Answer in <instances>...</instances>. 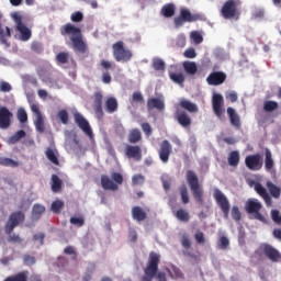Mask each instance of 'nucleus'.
I'll return each mask as SVG.
<instances>
[{
	"label": "nucleus",
	"instance_id": "nucleus-1",
	"mask_svg": "<svg viewBox=\"0 0 281 281\" xmlns=\"http://www.w3.org/2000/svg\"><path fill=\"white\" fill-rule=\"evenodd\" d=\"M159 262H161V255L157 252H150L147 265L144 269V277L142 281H168L166 272L159 271Z\"/></svg>",
	"mask_w": 281,
	"mask_h": 281
},
{
	"label": "nucleus",
	"instance_id": "nucleus-2",
	"mask_svg": "<svg viewBox=\"0 0 281 281\" xmlns=\"http://www.w3.org/2000/svg\"><path fill=\"white\" fill-rule=\"evenodd\" d=\"M187 182L190 187V190L193 194V199L196 201V203H200V205H203L204 200H203V187L199 182V176H196V172L193 170H188L187 175Z\"/></svg>",
	"mask_w": 281,
	"mask_h": 281
},
{
	"label": "nucleus",
	"instance_id": "nucleus-3",
	"mask_svg": "<svg viewBox=\"0 0 281 281\" xmlns=\"http://www.w3.org/2000/svg\"><path fill=\"white\" fill-rule=\"evenodd\" d=\"M122 183H124V176L120 172H112L111 178L106 175L101 176V186L103 190H111L112 192H115L120 190L119 186H122Z\"/></svg>",
	"mask_w": 281,
	"mask_h": 281
},
{
	"label": "nucleus",
	"instance_id": "nucleus-4",
	"mask_svg": "<svg viewBox=\"0 0 281 281\" xmlns=\"http://www.w3.org/2000/svg\"><path fill=\"white\" fill-rule=\"evenodd\" d=\"M238 5H240V0H227L221 10L223 19L238 21L240 19V11H238Z\"/></svg>",
	"mask_w": 281,
	"mask_h": 281
},
{
	"label": "nucleus",
	"instance_id": "nucleus-5",
	"mask_svg": "<svg viewBox=\"0 0 281 281\" xmlns=\"http://www.w3.org/2000/svg\"><path fill=\"white\" fill-rule=\"evenodd\" d=\"M196 21H203V14L192 13L188 9H180V15L175 18L173 23L176 27H181L183 23H195Z\"/></svg>",
	"mask_w": 281,
	"mask_h": 281
},
{
	"label": "nucleus",
	"instance_id": "nucleus-6",
	"mask_svg": "<svg viewBox=\"0 0 281 281\" xmlns=\"http://www.w3.org/2000/svg\"><path fill=\"white\" fill-rule=\"evenodd\" d=\"M113 56L117 63H128L133 58V53L124 47V42L113 44Z\"/></svg>",
	"mask_w": 281,
	"mask_h": 281
},
{
	"label": "nucleus",
	"instance_id": "nucleus-7",
	"mask_svg": "<svg viewBox=\"0 0 281 281\" xmlns=\"http://www.w3.org/2000/svg\"><path fill=\"white\" fill-rule=\"evenodd\" d=\"M12 19L15 23V30L20 34V41H30V38H32V31L23 23V18H21L19 13H13Z\"/></svg>",
	"mask_w": 281,
	"mask_h": 281
},
{
	"label": "nucleus",
	"instance_id": "nucleus-8",
	"mask_svg": "<svg viewBox=\"0 0 281 281\" xmlns=\"http://www.w3.org/2000/svg\"><path fill=\"white\" fill-rule=\"evenodd\" d=\"M213 199L216 201L218 207L224 214V218H229V200L225 196V193L220 189H214Z\"/></svg>",
	"mask_w": 281,
	"mask_h": 281
},
{
	"label": "nucleus",
	"instance_id": "nucleus-9",
	"mask_svg": "<svg viewBox=\"0 0 281 281\" xmlns=\"http://www.w3.org/2000/svg\"><path fill=\"white\" fill-rule=\"evenodd\" d=\"M213 113L217 116V120H224L225 117V99L223 94L215 93L212 99Z\"/></svg>",
	"mask_w": 281,
	"mask_h": 281
},
{
	"label": "nucleus",
	"instance_id": "nucleus-10",
	"mask_svg": "<svg viewBox=\"0 0 281 281\" xmlns=\"http://www.w3.org/2000/svg\"><path fill=\"white\" fill-rule=\"evenodd\" d=\"M259 251L266 256L270 262H280L281 260L280 250L276 249L271 244H261Z\"/></svg>",
	"mask_w": 281,
	"mask_h": 281
},
{
	"label": "nucleus",
	"instance_id": "nucleus-11",
	"mask_svg": "<svg viewBox=\"0 0 281 281\" xmlns=\"http://www.w3.org/2000/svg\"><path fill=\"white\" fill-rule=\"evenodd\" d=\"M74 120L85 135H87L90 139H93V130H91L89 121H87L80 112H74Z\"/></svg>",
	"mask_w": 281,
	"mask_h": 281
},
{
	"label": "nucleus",
	"instance_id": "nucleus-12",
	"mask_svg": "<svg viewBox=\"0 0 281 281\" xmlns=\"http://www.w3.org/2000/svg\"><path fill=\"white\" fill-rule=\"evenodd\" d=\"M23 221H25V214L23 212H13L5 224V234H12L14 232V227H18L20 223H23Z\"/></svg>",
	"mask_w": 281,
	"mask_h": 281
},
{
	"label": "nucleus",
	"instance_id": "nucleus-13",
	"mask_svg": "<svg viewBox=\"0 0 281 281\" xmlns=\"http://www.w3.org/2000/svg\"><path fill=\"white\" fill-rule=\"evenodd\" d=\"M249 186L250 188H254L255 192H257V194H259L261 199H263L267 207H272L273 201L271 200V195H269V192H267V188H265L262 183L252 180L249 182Z\"/></svg>",
	"mask_w": 281,
	"mask_h": 281
},
{
	"label": "nucleus",
	"instance_id": "nucleus-14",
	"mask_svg": "<svg viewBox=\"0 0 281 281\" xmlns=\"http://www.w3.org/2000/svg\"><path fill=\"white\" fill-rule=\"evenodd\" d=\"M245 165L248 170L258 171L262 170L263 161L260 154L248 155L245 158Z\"/></svg>",
	"mask_w": 281,
	"mask_h": 281
},
{
	"label": "nucleus",
	"instance_id": "nucleus-15",
	"mask_svg": "<svg viewBox=\"0 0 281 281\" xmlns=\"http://www.w3.org/2000/svg\"><path fill=\"white\" fill-rule=\"evenodd\" d=\"M31 111L36 116L35 121H34V126H35L37 133H45V119L43 117V114L41 113V109L38 108V104L32 103Z\"/></svg>",
	"mask_w": 281,
	"mask_h": 281
},
{
	"label": "nucleus",
	"instance_id": "nucleus-16",
	"mask_svg": "<svg viewBox=\"0 0 281 281\" xmlns=\"http://www.w3.org/2000/svg\"><path fill=\"white\" fill-rule=\"evenodd\" d=\"M225 80H227V74L224 71H213L206 78V82L211 87H218L223 85Z\"/></svg>",
	"mask_w": 281,
	"mask_h": 281
},
{
	"label": "nucleus",
	"instance_id": "nucleus-17",
	"mask_svg": "<svg viewBox=\"0 0 281 281\" xmlns=\"http://www.w3.org/2000/svg\"><path fill=\"white\" fill-rule=\"evenodd\" d=\"M175 120H177L178 124H180V126H182V128H190V126H192V117H190L188 112H186L179 108L176 109Z\"/></svg>",
	"mask_w": 281,
	"mask_h": 281
},
{
	"label": "nucleus",
	"instance_id": "nucleus-18",
	"mask_svg": "<svg viewBox=\"0 0 281 281\" xmlns=\"http://www.w3.org/2000/svg\"><path fill=\"white\" fill-rule=\"evenodd\" d=\"M172 145H170V142H168V139L162 140L158 150L160 161H162V164H168V161H170Z\"/></svg>",
	"mask_w": 281,
	"mask_h": 281
},
{
	"label": "nucleus",
	"instance_id": "nucleus-19",
	"mask_svg": "<svg viewBox=\"0 0 281 281\" xmlns=\"http://www.w3.org/2000/svg\"><path fill=\"white\" fill-rule=\"evenodd\" d=\"M13 114L5 106L0 108V128H10V124H12Z\"/></svg>",
	"mask_w": 281,
	"mask_h": 281
},
{
	"label": "nucleus",
	"instance_id": "nucleus-20",
	"mask_svg": "<svg viewBox=\"0 0 281 281\" xmlns=\"http://www.w3.org/2000/svg\"><path fill=\"white\" fill-rule=\"evenodd\" d=\"M169 78L176 85H180V87H183V83L186 82V75H183V71L179 70V68H177V66L170 67Z\"/></svg>",
	"mask_w": 281,
	"mask_h": 281
},
{
	"label": "nucleus",
	"instance_id": "nucleus-21",
	"mask_svg": "<svg viewBox=\"0 0 281 281\" xmlns=\"http://www.w3.org/2000/svg\"><path fill=\"white\" fill-rule=\"evenodd\" d=\"M103 99H104V95H102L101 92L94 93L93 111H94L98 120H102L104 117V111L102 110V100Z\"/></svg>",
	"mask_w": 281,
	"mask_h": 281
},
{
	"label": "nucleus",
	"instance_id": "nucleus-22",
	"mask_svg": "<svg viewBox=\"0 0 281 281\" xmlns=\"http://www.w3.org/2000/svg\"><path fill=\"white\" fill-rule=\"evenodd\" d=\"M60 34L61 36H71V38H74V36L82 35V32L80 31V27L75 26L71 23H67L66 25L61 26Z\"/></svg>",
	"mask_w": 281,
	"mask_h": 281
},
{
	"label": "nucleus",
	"instance_id": "nucleus-23",
	"mask_svg": "<svg viewBox=\"0 0 281 281\" xmlns=\"http://www.w3.org/2000/svg\"><path fill=\"white\" fill-rule=\"evenodd\" d=\"M125 155L127 159H135L139 161L142 159V148L139 146L127 145L125 148Z\"/></svg>",
	"mask_w": 281,
	"mask_h": 281
},
{
	"label": "nucleus",
	"instance_id": "nucleus-24",
	"mask_svg": "<svg viewBox=\"0 0 281 281\" xmlns=\"http://www.w3.org/2000/svg\"><path fill=\"white\" fill-rule=\"evenodd\" d=\"M245 210L247 214H255L262 210V203L258 199H249L245 204Z\"/></svg>",
	"mask_w": 281,
	"mask_h": 281
},
{
	"label": "nucleus",
	"instance_id": "nucleus-25",
	"mask_svg": "<svg viewBox=\"0 0 281 281\" xmlns=\"http://www.w3.org/2000/svg\"><path fill=\"white\" fill-rule=\"evenodd\" d=\"M147 108L149 111H153V109H156L157 111H165L166 103L164 102V99L153 97L148 99Z\"/></svg>",
	"mask_w": 281,
	"mask_h": 281
},
{
	"label": "nucleus",
	"instance_id": "nucleus-26",
	"mask_svg": "<svg viewBox=\"0 0 281 281\" xmlns=\"http://www.w3.org/2000/svg\"><path fill=\"white\" fill-rule=\"evenodd\" d=\"M70 40L76 52H79V54L87 53V44L82 41V35L72 36Z\"/></svg>",
	"mask_w": 281,
	"mask_h": 281
},
{
	"label": "nucleus",
	"instance_id": "nucleus-27",
	"mask_svg": "<svg viewBox=\"0 0 281 281\" xmlns=\"http://www.w3.org/2000/svg\"><path fill=\"white\" fill-rule=\"evenodd\" d=\"M273 168H276V161H273V155L271 154V150L269 148L265 149V170L267 172L273 171Z\"/></svg>",
	"mask_w": 281,
	"mask_h": 281
},
{
	"label": "nucleus",
	"instance_id": "nucleus-28",
	"mask_svg": "<svg viewBox=\"0 0 281 281\" xmlns=\"http://www.w3.org/2000/svg\"><path fill=\"white\" fill-rule=\"evenodd\" d=\"M226 111L232 126L240 128V115L236 113V110L234 108H227Z\"/></svg>",
	"mask_w": 281,
	"mask_h": 281
},
{
	"label": "nucleus",
	"instance_id": "nucleus-29",
	"mask_svg": "<svg viewBox=\"0 0 281 281\" xmlns=\"http://www.w3.org/2000/svg\"><path fill=\"white\" fill-rule=\"evenodd\" d=\"M179 106L180 109H184V111H188L189 113H199V105H196V103H192L191 101L181 100Z\"/></svg>",
	"mask_w": 281,
	"mask_h": 281
},
{
	"label": "nucleus",
	"instance_id": "nucleus-30",
	"mask_svg": "<svg viewBox=\"0 0 281 281\" xmlns=\"http://www.w3.org/2000/svg\"><path fill=\"white\" fill-rule=\"evenodd\" d=\"M228 166H232V168H237L238 164H240V153L238 150H232L228 154Z\"/></svg>",
	"mask_w": 281,
	"mask_h": 281
},
{
	"label": "nucleus",
	"instance_id": "nucleus-31",
	"mask_svg": "<svg viewBox=\"0 0 281 281\" xmlns=\"http://www.w3.org/2000/svg\"><path fill=\"white\" fill-rule=\"evenodd\" d=\"M266 187L268 188L269 193L273 199H280V196H281L280 187L276 186L270 180L266 182Z\"/></svg>",
	"mask_w": 281,
	"mask_h": 281
},
{
	"label": "nucleus",
	"instance_id": "nucleus-32",
	"mask_svg": "<svg viewBox=\"0 0 281 281\" xmlns=\"http://www.w3.org/2000/svg\"><path fill=\"white\" fill-rule=\"evenodd\" d=\"M173 216L180 221L181 223H189L190 222V213L186 211V209H179L173 213Z\"/></svg>",
	"mask_w": 281,
	"mask_h": 281
},
{
	"label": "nucleus",
	"instance_id": "nucleus-33",
	"mask_svg": "<svg viewBox=\"0 0 281 281\" xmlns=\"http://www.w3.org/2000/svg\"><path fill=\"white\" fill-rule=\"evenodd\" d=\"M45 214V206L41 204H34L32 209V220L40 221L41 216Z\"/></svg>",
	"mask_w": 281,
	"mask_h": 281
},
{
	"label": "nucleus",
	"instance_id": "nucleus-34",
	"mask_svg": "<svg viewBox=\"0 0 281 281\" xmlns=\"http://www.w3.org/2000/svg\"><path fill=\"white\" fill-rule=\"evenodd\" d=\"M106 113H115L117 111V99L110 97L105 101Z\"/></svg>",
	"mask_w": 281,
	"mask_h": 281
},
{
	"label": "nucleus",
	"instance_id": "nucleus-35",
	"mask_svg": "<svg viewBox=\"0 0 281 281\" xmlns=\"http://www.w3.org/2000/svg\"><path fill=\"white\" fill-rule=\"evenodd\" d=\"M280 104L277 101H265L263 102V111L266 113H273V111H278Z\"/></svg>",
	"mask_w": 281,
	"mask_h": 281
},
{
	"label": "nucleus",
	"instance_id": "nucleus-36",
	"mask_svg": "<svg viewBox=\"0 0 281 281\" xmlns=\"http://www.w3.org/2000/svg\"><path fill=\"white\" fill-rule=\"evenodd\" d=\"M63 189V180L57 175L52 176V191L60 192Z\"/></svg>",
	"mask_w": 281,
	"mask_h": 281
},
{
	"label": "nucleus",
	"instance_id": "nucleus-37",
	"mask_svg": "<svg viewBox=\"0 0 281 281\" xmlns=\"http://www.w3.org/2000/svg\"><path fill=\"white\" fill-rule=\"evenodd\" d=\"M183 69L190 76H194V74H196V71H199V68L196 67V63H194V61H184Z\"/></svg>",
	"mask_w": 281,
	"mask_h": 281
},
{
	"label": "nucleus",
	"instance_id": "nucleus-38",
	"mask_svg": "<svg viewBox=\"0 0 281 281\" xmlns=\"http://www.w3.org/2000/svg\"><path fill=\"white\" fill-rule=\"evenodd\" d=\"M0 166H4L7 168H19V162L11 158L0 157Z\"/></svg>",
	"mask_w": 281,
	"mask_h": 281
},
{
	"label": "nucleus",
	"instance_id": "nucleus-39",
	"mask_svg": "<svg viewBox=\"0 0 281 281\" xmlns=\"http://www.w3.org/2000/svg\"><path fill=\"white\" fill-rule=\"evenodd\" d=\"M45 155L48 159V161H50L52 164H54L55 166H59L60 161L58 160V156H56V153H54V149H52L50 147H48L45 151Z\"/></svg>",
	"mask_w": 281,
	"mask_h": 281
},
{
	"label": "nucleus",
	"instance_id": "nucleus-40",
	"mask_svg": "<svg viewBox=\"0 0 281 281\" xmlns=\"http://www.w3.org/2000/svg\"><path fill=\"white\" fill-rule=\"evenodd\" d=\"M161 14L166 16V19H170V16H175V4L169 3L165 4L161 9Z\"/></svg>",
	"mask_w": 281,
	"mask_h": 281
},
{
	"label": "nucleus",
	"instance_id": "nucleus-41",
	"mask_svg": "<svg viewBox=\"0 0 281 281\" xmlns=\"http://www.w3.org/2000/svg\"><path fill=\"white\" fill-rule=\"evenodd\" d=\"M25 135H26L25 131L20 130L18 132H15L14 135L9 137L8 142H9V144H18V142H21V139H23V137H25Z\"/></svg>",
	"mask_w": 281,
	"mask_h": 281
},
{
	"label": "nucleus",
	"instance_id": "nucleus-42",
	"mask_svg": "<svg viewBox=\"0 0 281 281\" xmlns=\"http://www.w3.org/2000/svg\"><path fill=\"white\" fill-rule=\"evenodd\" d=\"M179 190L183 205H188V203H190V194L188 193V187L186 184H182Z\"/></svg>",
	"mask_w": 281,
	"mask_h": 281
},
{
	"label": "nucleus",
	"instance_id": "nucleus-43",
	"mask_svg": "<svg viewBox=\"0 0 281 281\" xmlns=\"http://www.w3.org/2000/svg\"><path fill=\"white\" fill-rule=\"evenodd\" d=\"M139 139H142V132H139V130H137V128L132 130L128 135V142L131 144H137V142H139Z\"/></svg>",
	"mask_w": 281,
	"mask_h": 281
},
{
	"label": "nucleus",
	"instance_id": "nucleus-44",
	"mask_svg": "<svg viewBox=\"0 0 281 281\" xmlns=\"http://www.w3.org/2000/svg\"><path fill=\"white\" fill-rule=\"evenodd\" d=\"M63 207H65V202H63V200H55L50 205V210L54 214H60Z\"/></svg>",
	"mask_w": 281,
	"mask_h": 281
},
{
	"label": "nucleus",
	"instance_id": "nucleus-45",
	"mask_svg": "<svg viewBox=\"0 0 281 281\" xmlns=\"http://www.w3.org/2000/svg\"><path fill=\"white\" fill-rule=\"evenodd\" d=\"M57 65H67L69 63V53L60 52L56 56Z\"/></svg>",
	"mask_w": 281,
	"mask_h": 281
},
{
	"label": "nucleus",
	"instance_id": "nucleus-46",
	"mask_svg": "<svg viewBox=\"0 0 281 281\" xmlns=\"http://www.w3.org/2000/svg\"><path fill=\"white\" fill-rule=\"evenodd\" d=\"M153 67L155 71H164L166 69V63L164 59L156 58L153 60Z\"/></svg>",
	"mask_w": 281,
	"mask_h": 281
},
{
	"label": "nucleus",
	"instance_id": "nucleus-47",
	"mask_svg": "<svg viewBox=\"0 0 281 281\" xmlns=\"http://www.w3.org/2000/svg\"><path fill=\"white\" fill-rule=\"evenodd\" d=\"M231 216L235 220L236 223L243 218V213H240V209L236 205L232 207Z\"/></svg>",
	"mask_w": 281,
	"mask_h": 281
},
{
	"label": "nucleus",
	"instance_id": "nucleus-48",
	"mask_svg": "<svg viewBox=\"0 0 281 281\" xmlns=\"http://www.w3.org/2000/svg\"><path fill=\"white\" fill-rule=\"evenodd\" d=\"M8 236V243H13L14 245H21V243H23V238L15 233L11 232Z\"/></svg>",
	"mask_w": 281,
	"mask_h": 281
},
{
	"label": "nucleus",
	"instance_id": "nucleus-49",
	"mask_svg": "<svg viewBox=\"0 0 281 281\" xmlns=\"http://www.w3.org/2000/svg\"><path fill=\"white\" fill-rule=\"evenodd\" d=\"M57 117L60 120L61 124H69V113L67 110H60L57 113Z\"/></svg>",
	"mask_w": 281,
	"mask_h": 281
},
{
	"label": "nucleus",
	"instance_id": "nucleus-50",
	"mask_svg": "<svg viewBox=\"0 0 281 281\" xmlns=\"http://www.w3.org/2000/svg\"><path fill=\"white\" fill-rule=\"evenodd\" d=\"M18 120L21 124H25V122H27V112H25V109L18 110Z\"/></svg>",
	"mask_w": 281,
	"mask_h": 281
},
{
	"label": "nucleus",
	"instance_id": "nucleus-51",
	"mask_svg": "<svg viewBox=\"0 0 281 281\" xmlns=\"http://www.w3.org/2000/svg\"><path fill=\"white\" fill-rule=\"evenodd\" d=\"M70 19L72 23H80L85 19V15L82 14V12L76 11L71 14Z\"/></svg>",
	"mask_w": 281,
	"mask_h": 281
},
{
	"label": "nucleus",
	"instance_id": "nucleus-52",
	"mask_svg": "<svg viewBox=\"0 0 281 281\" xmlns=\"http://www.w3.org/2000/svg\"><path fill=\"white\" fill-rule=\"evenodd\" d=\"M31 49L34 54H43V44H41V42H33L31 44Z\"/></svg>",
	"mask_w": 281,
	"mask_h": 281
},
{
	"label": "nucleus",
	"instance_id": "nucleus-53",
	"mask_svg": "<svg viewBox=\"0 0 281 281\" xmlns=\"http://www.w3.org/2000/svg\"><path fill=\"white\" fill-rule=\"evenodd\" d=\"M132 216L135 221H142V207L134 206L132 210Z\"/></svg>",
	"mask_w": 281,
	"mask_h": 281
},
{
	"label": "nucleus",
	"instance_id": "nucleus-54",
	"mask_svg": "<svg viewBox=\"0 0 281 281\" xmlns=\"http://www.w3.org/2000/svg\"><path fill=\"white\" fill-rule=\"evenodd\" d=\"M191 38L196 45H201V43H203V36L196 31L191 32Z\"/></svg>",
	"mask_w": 281,
	"mask_h": 281
},
{
	"label": "nucleus",
	"instance_id": "nucleus-55",
	"mask_svg": "<svg viewBox=\"0 0 281 281\" xmlns=\"http://www.w3.org/2000/svg\"><path fill=\"white\" fill-rule=\"evenodd\" d=\"M71 225L82 227L85 225V217H70Z\"/></svg>",
	"mask_w": 281,
	"mask_h": 281
},
{
	"label": "nucleus",
	"instance_id": "nucleus-56",
	"mask_svg": "<svg viewBox=\"0 0 281 281\" xmlns=\"http://www.w3.org/2000/svg\"><path fill=\"white\" fill-rule=\"evenodd\" d=\"M34 243H40V247L45 245V235L43 233H37L33 236Z\"/></svg>",
	"mask_w": 281,
	"mask_h": 281
},
{
	"label": "nucleus",
	"instance_id": "nucleus-57",
	"mask_svg": "<svg viewBox=\"0 0 281 281\" xmlns=\"http://www.w3.org/2000/svg\"><path fill=\"white\" fill-rule=\"evenodd\" d=\"M271 218H272L273 223H277V225H281V215H280V211H278V210H272V211H271Z\"/></svg>",
	"mask_w": 281,
	"mask_h": 281
},
{
	"label": "nucleus",
	"instance_id": "nucleus-58",
	"mask_svg": "<svg viewBox=\"0 0 281 281\" xmlns=\"http://www.w3.org/2000/svg\"><path fill=\"white\" fill-rule=\"evenodd\" d=\"M194 238L198 245H205V234L203 232H196Z\"/></svg>",
	"mask_w": 281,
	"mask_h": 281
},
{
	"label": "nucleus",
	"instance_id": "nucleus-59",
	"mask_svg": "<svg viewBox=\"0 0 281 281\" xmlns=\"http://www.w3.org/2000/svg\"><path fill=\"white\" fill-rule=\"evenodd\" d=\"M220 249H227L229 247V239L226 236H222L218 241Z\"/></svg>",
	"mask_w": 281,
	"mask_h": 281
},
{
	"label": "nucleus",
	"instance_id": "nucleus-60",
	"mask_svg": "<svg viewBox=\"0 0 281 281\" xmlns=\"http://www.w3.org/2000/svg\"><path fill=\"white\" fill-rule=\"evenodd\" d=\"M142 128L146 137H150V135H153V126H150V123H143Z\"/></svg>",
	"mask_w": 281,
	"mask_h": 281
},
{
	"label": "nucleus",
	"instance_id": "nucleus-61",
	"mask_svg": "<svg viewBox=\"0 0 281 281\" xmlns=\"http://www.w3.org/2000/svg\"><path fill=\"white\" fill-rule=\"evenodd\" d=\"M181 245L184 249H190V247H192V241L190 240V237H188V235L182 236Z\"/></svg>",
	"mask_w": 281,
	"mask_h": 281
},
{
	"label": "nucleus",
	"instance_id": "nucleus-62",
	"mask_svg": "<svg viewBox=\"0 0 281 281\" xmlns=\"http://www.w3.org/2000/svg\"><path fill=\"white\" fill-rule=\"evenodd\" d=\"M226 100L229 102H238V93L236 91L226 92Z\"/></svg>",
	"mask_w": 281,
	"mask_h": 281
},
{
	"label": "nucleus",
	"instance_id": "nucleus-63",
	"mask_svg": "<svg viewBox=\"0 0 281 281\" xmlns=\"http://www.w3.org/2000/svg\"><path fill=\"white\" fill-rule=\"evenodd\" d=\"M176 45H177L178 47H180L181 49H182L183 47H186V45H187L186 35H179V36L177 37V40H176Z\"/></svg>",
	"mask_w": 281,
	"mask_h": 281
},
{
	"label": "nucleus",
	"instance_id": "nucleus-64",
	"mask_svg": "<svg viewBox=\"0 0 281 281\" xmlns=\"http://www.w3.org/2000/svg\"><path fill=\"white\" fill-rule=\"evenodd\" d=\"M184 58H194L196 56V50L194 48H188L183 53Z\"/></svg>",
	"mask_w": 281,
	"mask_h": 281
}]
</instances>
